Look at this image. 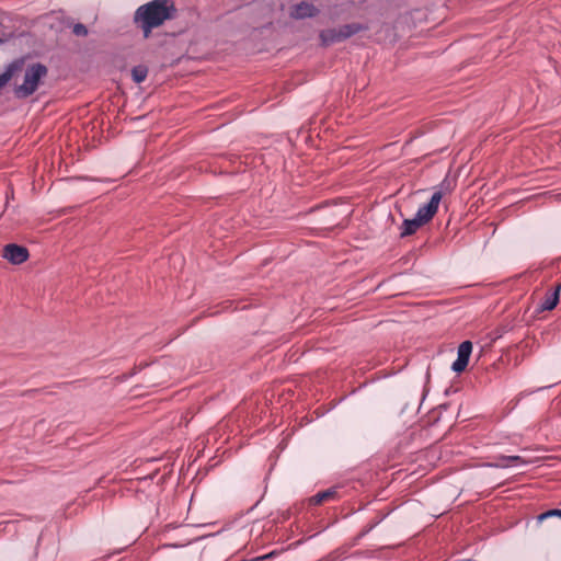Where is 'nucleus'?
<instances>
[{"instance_id": "nucleus-7", "label": "nucleus", "mask_w": 561, "mask_h": 561, "mask_svg": "<svg viewBox=\"0 0 561 561\" xmlns=\"http://www.w3.org/2000/svg\"><path fill=\"white\" fill-rule=\"evenodd\" d=\"M317 8L309 2L302 1L300 3L295 4L290 10V16L294 19H306L311 18L317 14Z\"/></svg>"}, {"instance_id": "nucleus-16", "label": "nucleus", "mask_w": 561, "mask_h": 561, "mask_svg": "<svg viewBox=\"0 0 561 561\" xmlns=\"http://www.w3.org/2000/svg\"><path fill=\"white\" fill-rule=\"evenodd\" d=\"M2 42V39L0 38V43Z\"/></svg>"}, {"instance_id": "nucleus-14", "label": "nucleus", "mask_w": 561, "mask_h": 561, "mask_svg": "<svg viewBox=\"0 0 561 561\" xmlns=\"http://www.w3.org/2000/svg\"><path fill=\"white\" fill-rule=\"evenodd\" d=\"M72 32L77 36H85L88 34V28L83 24L78 23L73 25Z\"/></svg>"}, {"instance_id": "nucleus-12", "label": "nucleus", "mask_w": 561, "mask_h": 561, "mask_svg": "<svg viewBox=\"0 0 561 561\" xmlns=\"http://www.w3.org/2000/svg\"><path fill=\"white\" fill-rule=\"evenodd\" d=\"M148 75V70L144 66H137L131 70V76L135 82L140 83L142 82Z\"/></svg>"}, {"instance_id": "nucleus-10", "label": "nucleus", "mask_w": 561, "mask_h": 561, "mask_svg": "<svg viewBox=\"0 0 561 561\" xmlns=\"http://www.w3.org/2000/svg\"><path fill=\"white\" fill-rule=\"evenodd\" d=\"M525 461L519 456H501L493 466L496 468H506L511 465H524Z\"/></svg>"}, {"instance_id": "nucleus-1", "label": "nucleus", "mask_w": 561, "mask_h": 561, "mask_svg": "<svg viewBox=\"0 0 561 561\" xmlns=\"http://www.w3.org/2000/svg\"><path fill=\"white\" fill-rule=\"evenodd\" d=\"M175 14L176 8L173 0H152L137 8L133 21L141 30L144 38H149L153 28L174 19Z\"/></svg>"}, {"instance_id": "nucleus-5", "label": "nucleus", "mask_w": 561, "mask_h": 561, "mask_svg": "<svg viewBox=\"0 0 561 561\" xmlns=\"http://www.w3.org/2000/svg\"><path fill=\"white\" fill-rule=\"evenodd\" d=\"M28 250L15 243L7 244L2 250V257L11 264L20 265L28 259Z\"/></svg>"}, {"instance_id": "nucleus-3", "label": "nucleus", "mask_w": 561, "mask_h": 561, "mask_svg": "<svg viewBox=\"0 0 561 561\" xmlns=\"http://www.w3.org/2000/svg\"><path fill=\"white\" fill-rule=\"evenodd\" d=\"M453 187L450 182L443 181L437 191L434 192L430 202L426 205H423L419 208L416 213V217L419 221H422L424 225L430 222L433 217L436 215L438 210L439 203L443 198V195L451 192Z\"/></svg>"}, {"instance_id": "nucleus-4", "label": "nucleus", "mask_w": 561, "mask_h": 561, "mask_svg": "<svg viewBox=\"0 0 561 561\" xmlns=\"http://www.w3.org/2000/svg\"><path fill=\"white\" fill-rule=\"evenodd\" d=\"M362 30L359 24H345L335 28L324 30L320 33V38L323 45H331L333 43L342 42Z\"/></svg>"}, {"instance_id": "nucleus-2", "label": "nucleus", "mask_w": 561, "mask_h": 561, "mask_svg": "<svg viewBox=\"0 0 561 561\" xmlns=\"http://www.w3.org/2000/svg\"><path fill=\"white\" fill-rule=\"evenodd\" d=\"M47 69L41 64H35L28 67L24 75V81L15 89V94L19 98H27L33 94L39 83V80L45 77Z\"/></svg>"}, {"instance_id": "nucleus-9", "label": "nucleus", "mask_w": 561, "mask_h": 561, "mask_svg": "<svg viewBox=\"0 0 561 561\" xmlns=\"http://www.w3.org/2000/svg\"><path fill=\"white\" fill-rule=\"evenodd\" d=\"M422 226H424V224L422 221H419L416 216L412 219H405L402 224L401 236H411L414 232H416V230L420 229Z\"/></svg>"}, {"instance_id": "nucleus-13", "label": "nucleus", "mask_w": 561, "mask_h": 561, "mask_svg": "<svg viewBox=\"0 0 561 561\" xmlns=\"http://www.w3.org/2000/svg\"><path fill=\"white\" fill-rule=\"evenodd\" d=\"M552 516H557V517L561 518V510L556 508V510H550L548 512H545L538 516V519L543 520V519H546L548 517H552Z\"/></svg>"}, {"instance_id": "nucleus-15", "label": "nucleus", "mask_w": 561, "mask_h": 561, "mask_svg": "<svg viewBox=\"0 0 561 561\" xmlns=\"http://www.w3.org/2000/svg\"><path fill=\"white\" fill-rule=\"evenodd\" d=\"M12 78V71L11 69L5 70L3 73L0 75V89L4 87Z\"/></svg>"}, {"instance_id": "nucleus-11", "label": "nucleus", "mask_w": 561, "mask_h": 561, "mask_svg": "<svg viewBox=\"0 0 561 561\" xmlns=\"http://www.w3.org/2000/svg\"><path fill=\"white\" fill-rule=\"evenodd\" d=\"M335 491L334 490H327V491H323V492H319L318 494H316L314 496H312L310 499V502L312 504H321L330 499H332L334 495H335Z\"/></svg>"}, {"instance_id": "nucleus-8", "label": "nucleus", "mask_w": 561, "mask_h": 561, "mask_svg": "<svg viewBox=\"0 0 561 561\" xmlns=\"http://www.w3.org/2000/svg\"><path fill=\"white\" fill-rule=\"evenodd\" d=\"M560 290L561 284H558L553 291L548 293L540 305V310L546 311L554 309L559 302Z\"/></svg>"}, {"instance_id": "nucleus-6", "label": "nucleus", "mask_w": 561, "mask_h": 561, "mask_svg": "<svg viewBox=\"0 0 561 561\" xmlns=\"http://www.w3.org/2000/svg\"><path fill=\"white\" fill-rule=\"evenodd\" d=\"M472 352V343L470 341H463L457 352V359L453 363V370L455 373H462L468 366L469 358Z\"/></svg>"}]
</instances>
